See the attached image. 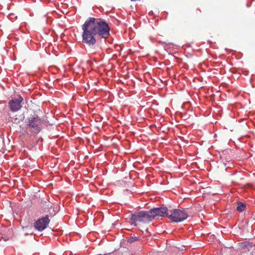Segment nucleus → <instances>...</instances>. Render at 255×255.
I'll return each mask as SVG.
<instances>
[{
    "instance_id": "nucleus-1",
    "label": "nucleus",
    "mask_w": 255,
    "mask_h": 255,
    "mask_svg": "<svg viewBox=\"0 0 255 255\" xmlns=\"http://www.w3.org/2000/svg\"><path fill=\"white\" fill-rule=\"evenodd\" d=\"M82 42L90 46H94L97 37L106 38L110 35V27L103 19L89 17L82 25Z\"/></svg>"
},
{
    "instance_id": "nucleus-2",
    "label": "nucleus",
    "mask_w": 255,
    "mask_h": 255,
    "mask_svg": "<svg viewBox=\"0 0 255 255\" xmlns=\"http://www.w3.org/2000/svg\"><path fill=\"white\" fill-rule=\"evenodd\" d=\"M24 120V122L31 131L35 134L39 133L44 126V121L39 117L35 113L26 115L25 117L21 116L20 120Z\"/></svg>"
},
{
    "instance_id": "nucleus-3",
    "label": "nucleus",
    "mask_w": 255,
    "mask_h": 255,
    "mask_svg": "<svg viewBox=\"0 0 255 255\" xmlns=\"http://www.w3.org/2000/svg\"><path fill=\"white\" fill-rule=\"evenodd\" d=\"M131 224L134 226H137V222L142 223H148L152 220L150 213V211L146 212L144 211L136 212L131 215L130 219Z\"/></svg>"
},
{
    "instance_id": "nucleus-4",
    "label": "nucleus",
    "mask_w": 255,
    "mask_h": 255,
    "mask_svg": "<svg viewBox=\"0 0 255 255\" xmlns=\"http://www.w3.org/2000/svg\"><path fill=\"white\" fill-rule=\"evenodd\" d=\"M188 213L184 209L170 210L168 218L174 222H181L188 218Z\"/></svg>"
},
{
    "instance_id": "nucleus-5",
    "label": "nucleus",
    "mask_w": 255,
    "mask_h": 255,
    "mask_svg": "<svg viewBox=\"0 0 255 255\" xmlns=\"http://www.w3.org/2000/svg\"><path fill=\"white\" fill-rule=\"evenodd\" d=\"M23 104V98L20 96H18L17 98L11 99L8 102L9 107L12 112L20 110L22 107V105Z\"/></svg>"
},
{
    "instance_id": "nucleus-6",
    "label": "nucleus",
    "mask_w": 255,
    "mask_h": 255,
    "mask_svg": "<svg viewBox=\"0 0 255 255\" xmlns=\"http://www.w3.org/2000/svg\"><path fill=\"white\" fill-rule=\"evenodd\" d=\"M149 211L151 219L153 220L156 216L164 217L167 216L168 217L170 210H168L167 207H161L160 208L152 209Z\"/></svg>"
},
{
    "instance_id": "nucleus-7",
    "label": "nucleus",
    "mask_w": 255,
    "mask_h": 255,
    "mask_svg": "<svg viewBox=\"0 0 255 255\" xmlns=\"http://www.w3.org/2000/svg\"><path fill=\"white\" fill-rule=\"evenodd\" d=\"M50 219L48 216H46L37 220L34 224V227L36 230L41 232L47 228Z\"/></svg>"
},
{
    "instance_id": "nucleus-8",
    "label": "nucleus",
    "mask_w": 255,
    "mask_h": 255,
    "mask_svg": "<svg viewBox=\"0 0 255 255\" xmlns=\"http://www.w3.org/2000/svg\"><path fill=\"white\" fill-rule=\"evenodd\" d=\"M246 204L244 203L238 202H237V210L241 212H243L246 208Z\"/></svg>"
},
{
    "instance_id": "nucleus-9",
    "label": "nucleus",
    "mask_w": 255,
    "mask_h": 255,
    "mask_svg": "<svg viewBox=\"0 0 255 255\" xmlns=\"http://www.w3.org/2000/svg\"><path fill=\"white\" fill-rule=\"evenodd\" d=\"M138 239H139V238L138 237H135V236H133V237H131L129 238L128 239L127 242L129 243H132L136 242L138 240Z\"/></svg>"
},
{
    "instance_id": "nucleus-10",
    "label": "nucleus",
    "mask_w": 255,
    "mask_h": 255,
    "mask_svg": "<svg viewBox=\"0 0 255 255\" xmlns=\"http://www.w3.org/2000/svg\"><path fill=\"white\" fill-rule=\"evenodd\" d=\"M183 117V115L182 113H175L174 114V118L176 121H177L179 119L182 118Z\"/></svg>"
},
{
    "instance_id": "nucleus-11",
    "label": "nucleus",
    "mask_w": 255,
    "mask_h": 255,
    "mask_svg": "<svg viewBox=\"0 0 255 255\" xmlns=\"http://www.w3.org/2000/svg\"><path fill=\"white\" fill-rule=\"evenodd\" d=\"M183 117L182 118H183L184 119H187L188 118V116L186 114V113H184V114H183Z\"/></svg>"
},
{
    "instance_id": "nucleus-12",
    "label": "nucleus",
    "mask_w": 255,
    "mask_h": 255,
    "mask_svg": "<svg viewBox=\"0 0 255 255\" xmlns=\"http://www.w3.org/2000/svg\"><path fill=\"white\" fill-rule=\"evenodd\" d=\"M227 110H228V111H233V109H231V108H230V107H229V108H228V109H227Z\"/></svg>"
},
{
    "instance_id": "nucleus-13",
    "label": "nucleus",
    "mask_w": 255,
    "mask_h": 255,
    "mask_svg": "<svg viewBox=\"0 0 255 255\" xmlns=\"http://www.w3.org/2000/svg\"><path fill=\"white\" fill-rule=\"evenodd\" d=\"M94 116H99V115L98 114H94Z\"/></svg>"
},
{
    "instance_id": "nucleus-14",
    "label": "nucleus",
    "mask_w": 255,
    "mask_h": 255,
    "mask_svg": "<svg viewBox=\"0 0 255 255\" xmlns=\"http://www.w3.org/2000/svg\"><path fill=\"white\" fill-rule=\"evenodd\" d=\"M99 119H102L103 120L104 118L103 117H101L100 118H99Z\"/></svg>"
}]
</instances>
